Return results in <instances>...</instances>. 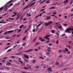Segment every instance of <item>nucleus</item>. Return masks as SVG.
<instances>
[{
	"label": "nucleus",
	"instance_id": "nucleus-27",
	"mask_svg": "<svg viewBox=\"0 0 73 73\" xmlns=\"http://www.w3.org/2000/svg\"><path fill=\"white\" fill-rule=\"evenodd\" d=\"M46 37H50V35H46Z\"/></svg>",
	"mask_w": 73,
	"mask_h": 73
},
{
	"label": "nucleus",
	"instance_id": "nucleus-11",
	"mask_svg": "<svg viewBox=\"0 0 73 73\" xmlns=\"http://www.w3.org/2000/svg\"><path fill=\"white\" fill-rule=\"evenodd\" d=\"M14 31L13 30L12 31H7L8 33H12V32H13Z\"/></svg>",
	"mask_w": 73,
	"mask_h": 73
},
{
	"label": "nucleus",
	"instance_id": "nucleus-64",
	"mask_svg": "<svg viewBox=\"0 0 73 73\" xmlns=\"http://www.w3.org/2000/svg\"><path fill=\"white\" fill-rule=\"evenodd\" d=\"M5 38H6V39H8V38H9V37H6Z\"/></svg>",
	"mask_w": 73,
	"mask_h": 73
},
{
	"label": "nucleus",
	"instance_id": "nucleus-46",
	"mask_svg": "<svg viewBox=\"0 0 73 73\" xmlns=\"http://www.w3.org/2000/svg\"><path fill=\"white\" fill-rule=\"evenodd\" d=\"M47 6L46 5H45V6H42V8H45V7H46Z\"/></svg>",
	"mask_w": 73,
	"mask_h": 73
},
{
	"label": "nucleus",
	"instance_id": "nucleus-60",
	"mask_svg": "<svg viewBox=\"0 0 73 73\" xmlns=\"http://www.w3.org/2000/svg\"><path fill=\"white\" fill-rule=\"evenodd\" d=\"M45 38H46V39H47L48 37L47 36H45L44 37Z\"/></svg>",
	"mask_w": 73,
	"mask_h": 73
},
{
	"label": "nucleus",
	"instance_id": "nucleus-9",
	"mask_svg": "<svg viewBox=\"0 0 73 73\" xmlns=\"http://www.w3.org/2000/svg\"><path fill=\"white\" fill-rule=\"evenodd\" d=\"M24 56L25 58H27V59H29V57L28 56L26 55H25Z\"/></svg>",
	"mask_w": 73,
	"mask_h": 73
},
{
	"label": "nucleus",
	"instance_id": "nucleus-4",
	"mask_svg": "<svg viewBox=\"0 0 73 73\" xmlns=\"http://www.w3.org/2000/svg\"><path fill=\"white\" fill-rule=\"evenodd\" d=\"M8 4H6V6L5 7V11L6 12V11H7V10H8V8H7V7H8Z\"/></svg>",
	"mask_w": 73,
	"mask_h": 73
},
{
	"label": "nucleus",
	"instance_id": "nucleus-13",
	"mask_svg": "<svg viewBox=\"0 0 73 73\" xmlns=\"http://www.w3.org/2000/svg\"><path fill=\"white\" fill-rule=\"evenodd\" d=\"M24 26V25H21V26H19V28H20V29H21L22 28H23V27Z\"/></svg>",
	"mask_w": 73,
	"mask_h": 73
},
{
	"label": "nucleus",
	"instance_id": "nucleus-31",
	"mask_svg": "<svg viewBox=\"0 0 73 73\" xmlns=\"http://www.w3.org/2000/svg\"><path fill=\"white\" fill-rule=\"evenodd\" d=\"M1 23L2 24H5L6 23H7V22H1Z\"/></svg>",
	"mask_w": 73,
	"mask_h": 73
},
{
	"label": "nucleus",
	"instance_id": "nucleus-35",
	"mask_svg": "<svg viewBox=\"0 0 73 73\" xmlns=\"http://www.w3.org/2000/svg\"><path fill=\"white\" fill-rule=\"evenodd\" d=\"M17 46H18L17 45H15V46H14L13 47V48H16V47H17Z\"/></svg>",
	"mask_w": 73,
	"mask_h": 73
},
{
	"label": "nucleus",
	"instance_id": "nucleus-25",
	"mask_svg": "<svg viewBox=\"0 0 73 73\" xmlns=\"http://www.w3.org/2000/svg\"><path fill=\"white\" fill-rule=\"evenodd\" d=\"M40 44V42H37V43H36L35 44V45H36V46H37V45H38V44Z\"/></svg>",
	"mask_w": 73,
	"mask_h": 73
},
{
	"label": "nucleus",
	"instance_id": "nucleus-19",
	"mask_svg": "<svg viewBox=\"0 0 73 73\" xmlns=\"http://www.w3.org/2000/svg\"><path fill=\"white\" fill-rule=\"evenodd\" d=\"M36 39H37V37H35V38L33 39V41L35 42V41L36 40Z\"/></svg>",
	"mask_w": 73,
	"mask_h": 73
},
{
	"label": "nucleus",
	"instance_id": "nucleus-3",
	"mask_svg": "<svg viewBox=\"0 0 73 73\" xmlns=\"http://www.w3.org/2000/svg\"><path fill=\"white\" fill-rule=\"evenodd\" d=\"M50 24H52V21H50L49 22H48L47 24L45 25L46 27L47 26H48V25H49Z\"/></svg>",
	"mask_w": 73,
	"mask_h": 73
},
{
	"label": "nucleus",
	"instance_id": "nucleus-12",
	"mask_svg": "<svg viewBox=\"0 0 73 73\" xmlns=\"http://www.w3.org/2000/svg\"><path fill=\"white\" fill-rule=\"evenodd\" d=\"M50 19V17L49 16L47 17H46V19L47 20H49Z\"/></svg>",
	"mask_w": 73,
	"mask_h": 73
},
{
	"label": "nucleus",
	"instance_id": "nucleus-7",
	"mask_svg": "<svg viewBox=\"0 0 73 73\" xmlns=\"http://www.w3.org/2000/svg\"><path fill=\"white\" fill-rule=\"evenodd\" d=\"M13 3L10 4L8 7V8H10V7H11V6H12L13 5Z\"/></svg>",
	"mask_w": 73,
	"mask_h": 73
},
{
	"label": "nucleus",
	"instance_id": "nucleus-45",
	"mask_svg": "<svg viewBox=\"0 0 73 73\" xmlns=\"http://www.w3.org/2000/svg\"><path fill=\"white\" fill-rule=\"evenodd\" d=\"M56 44H58V40H57L56 42Z\"/></svg>",
	"mask_w": 73,
	"mask_h": 73
},
{
	"label": "nucleus",
	"instance_id": "nucleus-61",
	"mask_svg": "<svg viewBox=\"0 0 73 73\" xmlns=\"http://www.w3.org/2000/svg\"><path fill=\"white\" fill-rule=\"evenodd\" d=\"M7 44L9 45H10V43H7Z\"/></svg>",
	"mask_w": 73,
	"mask_h": 73
},
{
	"label": "nucleus",
	"instance_id": "nucleus-2",
	"mask_svg": "<svg viewBox=\"0 0 73 73\" xmlns=\"http://www.w3.org/2000/svg\"><path fill=\"white\" fill-rule=\"evenodd\" d=\"M71 30L72 31H73V28L68 27L66 29L65 31V33H69Z\"/></svg>",
	"mask_w": 73,
	"mask_h": 73
},
{
	"label": "nucleus",
	"instance_id": "nucleus-53",
	"mask_svg": "<svg viewBox=\"0 0 73 73\" xmlns=\"http://www.w3.org/2000/svg\"><path fill=\"white\" fill-rule=\"evenodd\" d=\"M52 44L51 43H50L49 44V46H52Z\"/></svg>",
	"mask_w": 73,
	"mask_h": 73
},
{
	"label": "nucleus",
	"instance_id": "nucleus-43",
	"mask_svg": "<svg viewBox=\"0 0 73 73\" xmlns=\"http://www.w3.org/2000/svg\"><path fill=\"white\" fill-rule=\"evenodd\" d=\"M42 29H43V28H41L39 30V32L40 31H42Z\"/></svg>",
	"mask_w": 73,
	"mask_h": 73
},
{
	"label": "nucleus",
	"instance_id": "nucleus-37",
	"mask_svg": "<svg viewBox=\"0 0 73 73\" xmlns=\"http://www.w3.org/2000/svg\"><path fill=\"white\" fill-rule=\"evenodd\" d=\"M36 2H37V1H35V2H34V3H33L32 4H33V5H35V4Z\"/></svg>",
	"mask_w": 73,
	"mask_h": 73
},
{
	"label": "nucleus",
	"instance_id": "nucleus-47",
	"mask_svg": "<svg viewBox=\"0 0 73 73\" xmlns=\"http://www.w3.org/2000/svg\"><path fill=\"white\" fill-rule=\"evenodd\" d=\"M11 58H15V56H11Z\"/></svg>",
	"mask_w": 73,
	"mask_h": 73
},
{
	"label": "nucleus",
	"instance_id": "nucleus-56",
	"mask_svg": "<svg viewBox=\"0 0 73 73\" xmlns=\"http://www.w3.org/2000/svg\"><path fill=\"white\" fill-rule=\"evenodd\" d=\"M46 54H50V52H47Z\"/></svg>",
	"mask_w": 73,
	"mask_h": 73
},
{
	"label": "nucleus",
	"instance_id": "nucleus-10",
	"mask_svg": "<svg viewBox=\"0 0 73 73\" xmlns=\"http://www.w3.org/2000/svg\"><path fill=\"white\" fill-rule=\"evenodd\" d=\"M68 2V0H66L63 2L64 3V4H66Z\"/></svg>",
	"mask_w": 73,
	"mask_h": 73
},
{
	"label": "nucleus",
	"instance_id": "nucleus-40",
	"mask_svg": "<svg viewBox=\"0 0 73 73\" xmlns=\"http://www.w3.org/2000/svg\"><path fill=\"white\" fill-rule=\"evenodd\" d=\"M54 7H53L50 8V9H54Z\"/></svg>",
	"mask_w": 73,
	"mask_h": 73
},
{
	"label": "nucleus",
	"instance_id": "nucleus-18",
	"mask_svg": "<svg viewBox=\"0 0 73 73\" xmlns=\"http://www.w3.org/2000/svg\"><path fill=\"white\" fill-rule=\"evenodd\" d=\"M11 50H12V49L11 48L9 49V50H8L7 52H10Z\"/></svg>",
	"mask_w": 73,
	"mask_h": 73
},
{
	"label": "nucleus",
	"instance_id": "nucleus-32",
	"mask_svg": "<svg viewBox=\"0 0 73 73\" xmlns=\"http://www.w3.org/2000/svg\"><path fill=\"white\" fill-rule=\"evenodd\" d=\"M61 52H62V50H60L58 51V52H59V53H61Z\"/></svg>",
	"mask_w": 73,
	"mask_h": 73
},
{
	"label": "nucleus",
	"instance_id": "nucleus-23",
	"mask_svg": "<svg viewBox=\"0 0 73 73\" xmlns=\"http://www.w3.org/2000/svg\"><path fill=\"white\" fill-rule=\"evenodd\" d=\"M25 39H26V36H25L24 37L23 39V40L24 41V40H25Z\"/></svg>",
	"mask_w": 73,
	"mask_h": 73
},
{
	"label": "nucleus",
	"instance_id": "nucleus-36",
	"mask_svg": "<svg viewBox=\"0 0 73 73\" xmlns=\"http://www.w3.org/2000/svg\"><path fill=\"white\" fill-rule=\"evenodd\" d=\"M24 69H26V70H28V68H26V67H25L24 68Z\"/></svg>",
	"mask_w": 73,
	"mask_h": 73
},
{
	"label": "nucleus",
	"instance_id": "nucleus-54",
	"mask_svg": "<svg viewBox=\"0 0 73 73\" xmlns=\"http://www.w3.org/2000/svg\"><path fill=\"white\" fill-rule=\"evenodd\" d=\"M16 35H17L16 34H15L14 35H13V37H15V36H16Z\"/></svg>",
	"mask_w": 73,
	"mask_h": 73
},
{
	"label": "nucleus",
	"instance_id": "nucleus-6",
	"mask_svg": "<svg viewBox=\"0 0 73 73\" xmlns=\"http://www.w3.org/2000/svg\"><path fill=\"white\" fill-rule=\"evenodd\" d=\"M13 0H11L10 1H9L7 3H6V4H8V5L9 4H10L11 3H12V1Z\"/></svg>",
	"mask_w": 73,
	"mask_h": 73
},
{
	"label": "nucleus",
	"instance_id": "nucleus-30",
	"mask_svg": "<svg viewBox=\"0 0 73 73\" xmlns=\"http://www.w3.org/2000/svg\"><path fill=\"white\" fill-rule=\"evenodd\" d=\"M36 62V60H34L33 62V63L35 64Z\"/></svg>",
	"mask_w": 73,
	"mask_h": 73
},
{
	"label": "nucleus",
	"instance_id": "nucleus-62",
	"mask_svg": "<svg viewBox=\"0 0 73 73\" xmlns=\"http://www.w3.org/2000/svg\"><path fill=\"white\" fill-rule=\"evenodd\" d=\"M27 20V19H25V18H24L23 19V21H25V20Z\"/></svg>",
	"mask_w": 73,
	"mask_h": 73
},
{
	"label": "nucleus",
	"instance_id": "nucleus-52",
	"mask_svg": "<svg viewBox=\"0 0 73 73\" xmlns=\"http://www.w3.org/2000/svg\"><path fill=\"white\" fill-rule=\"evenodd\" d=\"M32 6H33V5L32 4H31V5L28 7V8H29V7H32Z\"/></svg>",
	"mask_w": 73,
	"mask_h": 73
},
{
	"label": "nucleus",
	"instance_id": "nucleus-63",
	"mask_svg": "<svg viewBox=\"0 0 73 73\" xmlns=\"http://www.w3.org/2000/svg\"><path fill=\"white\" fill-rule=\"evenodd\" d=\"M35 51H38V50L36 49H35Z\"/></svg>",
	"mask_w": 73,
	"mask_h": 73
},
{
	"label": "nucleus",
	"instance_id": "nucleus-16",
	"mask_svg": "<svg viewBox=\"0 0 73 73\" xmlns=\"http://www.w3.org/2000/svg\"><path fill=\"white\" fill-rule=\"evenodd\" d=\"M55 31V30H51V32L52 33H54Z\"/></svg>",
	"mask_w": 73,
	"mask_h": 73
},
{
	"label": "nucleus",
	"instance_id": "nucleus-49",
	"mask_svg": "<svg viewBox=\"0 0 73 73\" xmlns=\"http://www.w3.org/2000/svg\"><path fill=\"white\" fill-rule=\"evenodd\" d=\"M42 13H40V14L39 15V16H42Z\"/></svg>",
	"mask_w": 73,
	"mask_h": 73
},
{
	"label": "nucleus",
	"instance_id": "nucleus-22",
	"mask_svg": "<svg viewBox=\"0 0 73 73\" xmlns=\"http://www.w3.org/2000/svg\"><path fill=\"white\" fill-rule=\"evenodd\" d=\"M56 35H57L58 36V37H59V36H60V34H59L57 32L56 34Z\"/></svg>",
	"mask_w": 73,
	"mask_h": 73
},
{
	"label": "nucleus",
	"instance_id": "nucleus-38",
	"mask_svg": "<svg viewBox=\"0 0 73 73\" xmlns=\"http://www.w3.org/2000/svg\"><path fill=\"white\" fill-rule=\"evenodd\" d=\"M65 50H66V51H67V52H68L69 51L68 50V49L67 48H65Z\"/></svg>",
	"mask_w": 73,
	"mask_h": 73
},
{
	"label": "nucleus",
	"instance_id": "nucleus-29",
	"mask_svg": "<svg viewBox=\"0 0 73 73\" xmlns=\"http://www.w3.org/2000/svg\"><path fill=\"white\" fill-rule=\"evenodd\" d=\"M63 53H66V50H63Z\"/></svg>",
	"mask_w": 73,
	"mask_h": 73
},
{
	"label": "nucleus",
	"instance_id": "nucleus-15",
	"mask_svg": "<svg viewBox=\"0 0 73 73\" xmlns=\"http://www.w3.org/2000/svg\"><path fill=\"white\" fill-rule=\"evenodd\" d=\"M24 61H26V62H28V60L27 59H25L24 60Z\"/></svg>",
	"mask_w": 73,
	"mask_h": 73
},
{
	"label": "nucleus",
	"instance_id": "nucleus-55",
	"mask_svg": "<svg viewBox=\"0 0 73 73\" xmlns=\"http://www.w3.org/2000/svg\"><path fill=\"white\" fill-rule=\"evenodd\" d=\"M42 24V23H41L39 24L38 25H39V26H40Z\"/></svg>",
	"mask_w": 73,
	"mask_h": 73
},
{
	"label": "nucleus",
	"instance_id": "nucleus-8",
	"mask_svg": "<svg viewBox=\"0 0 73 73\" xmlns=\"http://www.w3.org/2000/svg\"><path fill=\"white\" fill-rule=\"evenodd\" d=\"M32 50H33V49H30L28 51H25V52L27 53V52H32Z\"/></svg>",
	"mask_w": 73,
	"mask_h": 73
},
{
	"label": "nucleus",
	"instance_id": "nucleus-21",
	"mask_svg": "<svg viewBox=\"0 0 73 73\" xmlns=\"http://www.w3.org/2000/svg\"><path fill=\"white\" fill-rule=\"evenodd\" d=\"M39 68V66H37L35 67L36 69H38Z\"/></svg>",
	"mask_w": 73,
	"mask_h": 73
},
{
	"label": "nucleus",
	"instance_id": "nucleus-41",
	"mask_svg": "<svg viewBox=\"0 0 73 73\" xmlns=\"http://www.w3.org/2000/svg\"><path fill=\"white\" fill-rule=\"evenodd\" d=\"M27 7H25L24 8H23V11H24V10H25V9H27Z\"/></svg>",
	"mask_w": 73,
	"mask_h": 73
},
{
	"label": "nucleus",
	"instance_id": "nucleus-51",
	"mask_svg": "<svg viewBox=\"0 0 73 73\" xmlns=\"http://www.w3.org/2000/svg\"><path fill=\"white\" fill-rule=\"evenodd\" d=\"M45 9H42V10H41L40 11H44Z\"/></svg>",
	"mask_w": 73,
	"mask_h": 73
},
{
	"label": "nucleus",
	"instance_id": "nucleus-17",
	"mask_svg": "<svg viewBox=\"0 0 73 73\" xmlns=\"http://www.w3.org/2000/svg\"><path fill=\"white\" fill-rule=\"evenodd\" d=\"M4 9V7L3 6L2 7H1V8H0V10H3Z\"/></svg>",
	"mask_w": 73,
	"mask_h": 73
},
{
	"label": "nucleus",
	"instance_id": "nucleus-24",
	"mask_svg": "<svg viewBox=\"0 0 73 73\" xmlns=\"http://www.w3.org/2000/svg\"><path fill=\"white\" fill-rule=\"evenodd\" d=\"M48 72L49 73H50V72H52V70H48Z\"/></svg>",
	"mask_w": 73,
	"mask_h": 73
},
{
	"label": "nucleus",
	"instance_id": "nucleus-28",
	"mask_svg": "<svg viewBox=\"0 0 73 73\" xmlns=\"http://www.w3.org/2000/svg\"><path fill=\"white\" fill-rule=\"evenodd\" d=\"M62 26H59L58 27V28H59V29H61L62 28Z\"/></svg>",
	"mask_w": 73,
	"mask_h": 73
},
{
	"label": "nucleus",
	"instance_id": "nucleus-57",
	"mask_svg": "<svg viewBox=\"0 0 73 73\" xmlns=\"http://www.w3.org/2000/svg\"><path fill=\"white\" fill-rule=\"evenodd\" d=\"M28 31V29L26 30L25 31V33H27V31Z\"/></svg>",
	"mask_w": 73,
	"mask_h": 73
},
{
	"label": "nucleus",
	"instance_id": "nucleus-58",
	"mask_svg": "<svg viewBox=\"0 0 73 73\" xmlns=\"http://www.w3.org/2000/svg\"><path fill=\"white\" fill-rule=\"evenodd\" d=\"M6 34H7V32H5L4 33V35H6Z\"/></svg>",
	"mask_w": 73,
	"mask_h": 73
},
{
	"label": "nucleus",
	"instance_id": "nucleus-1",
	"mask_svg": "<svg viewBox=\"0 0 73 73\" xmlns=\"http://www.w3.org/2000/svg\"><path fill=\"white\" fill-rule=\"evenodd\" d=\"M71 30L72 31H73V28L68 27L66 29L65 31V33H69Z\"/></svg>",
	"mask_w": 73,
	"mask_h": 73
},
{
	"label": "nucleus",
	"instance_id": "nucleus-48",
	"mask_svg": "<svg viewBox=\"0 0 73 73\" xmlns=\"http://www.w3.org/2000/svg\"><path fill=\"white\" fill-rule=\"evenodd\" d=\"M23 17H21V19H20V21H21V19H23Z\"/></svg>",
	"mask_w": 73,
	"mask_h": 73
},
{
	"label": "nucleus",
	"instance_id": "nucleus-44",
	"mask_svg": "<svg viewBox=\"0 0 73 73\" xmlns=\"http://www.w3.org/2000/svg\"><path fill=\"white\" fill-rule=\"evenodd\" d=\"M20 35L19 34V35H17V37H20Z\"/></svg>",
	"mask_w": 73,
	"mask_h": 73
},
{
	"label": "nucleus",
	"instance_id": "nucleus-59",
	"mask_svg": "<svg viewBox=\"0 0 73 73\" xmlns=\"http://www.w3.org/2000/svg\"><path fill=\"white\" fill-rule=\"evenodd\" d=\"M5 60H3L2 61V62H5Z\"/></svg>",
	"mask_w": 73,
	"mask_h": 73
},
{
	"label": "nucleus",
	"instance_id": "nucleus-20",
	"mask_svg": "<svg viewBox=\"0 0 73 73\" xmlns=\"http://www.w3.org/2000/svg\"><path fill=\"white\" fill-rule=\"evenodd\" d=\"M73 3V0H72L70 2V5H71Z\"/></svg>",
	"mask_w": 73,
	"mask_h": 73
},
{
	"label": "nucleus",
	"instance_id": "nucleus-39",
	"mask_svg": "<svg viewBox=\"0 0 73 73\" xmlns=\"http://www.w3.org/2000/svg\"><path fill=\"white\" fill-rule=\"evenodd\" d=\"M56 64L57 65H59V63H58V62H56Z\"/></svg>",
	"mask_w": 73,
	"mask_h": 73
},
{
	"label": "nucleus",
	"instance_id": "nucleus-42",
	"mask_svg": "<svg viewBox=\"0 0 73 73\" xmlns=\"http://www.w3.org/2000/svg\"><path fill=\"white\" fill-rule=\"evenodd\" d=\"M27 7H25L24 8H23V11H24V10H25V9H27Z\"/></svg>",
	"mask_w": 73,
	"mask_h": 73
},
{
	"label": "nucleus",
	"instance_id": "nucleus-14",
	"mask_svg": "<svg viewBox=\"0 0 73 73\" xmlns=\"http://www.w3.org/2000/svg\"><path fill=\"white\" fill-rule=\"evenodd\" d=\"M69 69V68H66L63 69V70H68Z\"/></svg>",
	"mask_w": 73,
	"mask_h": 73
},
{
	"label": "nucleus",
	"instance_id": "nucleus-26",
	"mask_svg": "<svg viewBox=\"0 0 73 73\" xmlns=\"http://www.w3.org/2000/svg\"><path fill=\"white\" fill-rule=\"evenodd\" d=\"M19 30L18 32H17V33H19V32H21V31L22 30L21 29H19Z\"/></svg>",
	"mask_w": 73,
	"mask_h": 73
},
{
	"label": "nucleus",
	"instance_id": "nucleus-33",
	"mask_svg": "<svg viewBox=\"0 0 73 73\" xmlns=\"http://www.w3.org/2000/svg\"><path fill=\"white\" fill-rule=\"evenodd\" d=\"M40 41H45V40L42 39L40 40Z\"/></svg>",
	"mask_w": 73,
	"mask_h": 73
},
{
	"label": "nucleus",
	"instance_id": "nucleus-50",
	"mask_svg": "<svg viewBox=\"0 0 73 73\" xmlns=\"http://www.w3.org/2000/svg\"><path fill=\"white\" fill-rule=\"evenodd\" d=\"M33 32H36V31H35V29H34L33 30Z\"/></svg>",
	"mask_w": 73,
	"mask_h": 73
},
{
	"label": "nucleus",
	"instance_id": "nucleus-34",
	"mask_svg": "<svg viewBox=\"0 0 73 73\" xmlns=\"http://www.w3.org/2000/svg\"><path fill=\"white\" fill-rule=\"evenodd\" d=\"M63 25L65 27H66V26H67V25L66 24H64Z\"/></svg>",
	"mask_w": 73,
	"mask_h": 73
},
{
	"label": "nucleus",
	"instance_id": "nucleus-5",
	"mask_svg": "<svg viewBox=\"0 0 73 73\" xmlns=\"http://www.w3.org/2000/svg\"><path fill=\"white\" fill-rule=\"evenodd\" d=\"M6 64L7 65V66H10L12 64L11 62H7Z\"/></svg>",
	"mask_w": 73,
	"mask_h": 73
}]
</instances>
